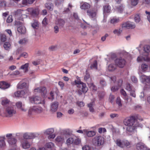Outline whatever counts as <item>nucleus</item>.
<instances>
[{"label": "nucleus", "mask_w": 150, "mask_h": 150, "mask_svg": "<svg viewBox=\"0 0 150 150\" xmlns=\"http://www.w3.org/2000/svg\"><path fill=\"white\" fill-rule=\"evenodd\" d=\"M16 113L14 106L12 105H7L5 108L3 114L5 117H12Z\"/></svg>", "instance_id": "nucleus-1"}, {"label": "nucleus", "mask_w": 150, "mask_h": 150, "mask_svg": "<svg viewBox=\"0 0 150 150\" xmlns=\"http://www.w3.org/2000/svg\"><path fill=\"white\" fill-rule=\"evenodd\" d=\"M93 144L96 146H100L103 145L104 142V138L101 136H96L92 139Z\"/></svg>", "instance_id": "nucleus-2"}, {"label": "nucleus", "mask_w": 150, "mask_h": 150, "mask_svg": "<svg viewBox=\"0 0 150 150\" xmlns=\"http://www.w3.org/2000/svg\"><path fill=\"white\" fill-rule=\"evenodd\" d=\"M75 83L76 85V87L79 89L81 90L82 92L86 93L88 90V87L86 86V84L80 81L76 80Z\"/></svg>", "instance_id": "nucleus-3"}, {"label": "nucleus", "mask_w": 150, "mask_h": 150, "mask_svg": "<svg viewBox=\"0 0 150 150\" xmlns=\"http://www.w3.org/2000/svg\"><path fill=\"white\" fill-rule=\"evenodd\" d=\"M137 121L135 116H132L125 118L124 120L123 123L125 125H138L137 124Z\"/></svg>", "instance_id": "nucleus-4"}, {"label": "nucleus", "mask_w": 150, "mask_h": 150, "mask_svg": "<svg viewBox=\"0 0 150 150\" xmlns=\"http://www.w3.org/2000/svg\"><path fill=\"white\" fill-rule=\"evenodd\" d=\"M135 24L132 22L127 21L123 23L122 24V28L126 29H133L135 27Z\"/></svg>", "instance_id": "nucleus-5"}, {"label": "nucleus", "mask_w": 150, "mask_h": 150, "mask_svg": "<svg viewBox=\"0 0 150 150\" xmlns=\"http://www.w3.org/2000/svg\"><path fill=\"white\" fill-rule=\"evenodd\" d=\"M115 62L116 65L120 68H123L125 66L126 63L125 60L122 58L116 59L115 60Z\"/></svg>", "instance_id": "nucleus-6"}, {"label": "nucleus", "mask_w": 150, "mask_h": 150, "mask_svg": "<svg viewBox=\"0 0 150 150\" xmlns=\"http://www.w3.org/2000/svg\"><path fill=\"white\" fill-rule=\"evenodd\" d=\"M34 92L36 93H40L42 96H45L47 93V90L46 88L44 87H40L34 89Z\"/></svg>", "instance_id": "nucleus-7"}, {"label": "nucleus", "mask_w": 150, "mask_h": 150, "mask_svg": "<svg viewBox=\"0 0 150 150\" xmlns=\"http://www.w3.org/2000/svg\"><path fill=\"white\" fill-rule=\"evenodd\" d=\"M29 100L30 102L32 103L38 104L41 103V98L38 96L30 97Z\"/></svg>", "instance_id": "nucleus-8"}, {"label": "nucleus", "mask_w": 150, "mask_h": 150, "mask_svg": "<svg viewBox=\"0 0 150 150\" xmlns=\"http://www.w3.org/2000/svg\"><path fill=\"white\" fill-rule=\"evenodd\" d=\"M37 134L33 133H25L23 135V138L25 139H33L37 136Z\"/></svg>", "instance_id": "nucleus-9"}, {"label": "nucleus", "mask_w": 150, "mask_h": 150, "mask_svg": "<svg viewBox=\"0 0 150 150\" xmlns=\"http://www.w3.org/2000/svg\"><path fill=\"white\" fill-rule=\"evenodd\" d=\"M30 143L25 139H23L21 142V145L22 147L25 149H28L30 146Z\"/></svg>", "instance_id": "nucleus-10"}, {"label": "nucleus", "mask_w": 150, "mask_h": 150, "mask_svg": "<svg viewBox=\"0 0 150 150\" xmlns=\"http://www.w3.org/2000/svg\"><path fill=\"white\" fill-rule=\"evenodd\" d=\"M148 54H143L142 56L138 57L137 59V61L140 62L143 61H149L150 60L148 56Z\"/></svg>", "instance_id": "nucleus-11"}, {"label": "nucleus", "mask_w": 150, "mask_h": 150, "mask_svg": "<svg viewBox=\"0 0 150 150\" xmlns=\"http://www.w3.org/2000/svg\"><path fill=\"white\" fill-rule=\"evenodd\" d=\"M58 103L57 101L51 103L50 111L52 113L55 112L57 109Z\"/></svg>", "instance_id": "nucleus-12"}, {"label": "nucleus", "mask_w": 150, "mask_h": 150, "mask_svg": "<svg viewBox=\"0 0 150 150\" xmlns=\"http://www.w3.org/2000/svg\"><path fill=\"white\" fill-rule=\"evenodd\" d=\"M136 148L138 150H146V146L142 143H139L137 144Z\"/></svg>", "instance_id": "nucleus-13"}, {"label": "nucleus", "mask_w": 150, "mask_h": 150, "mask_svg": "<svg viewBox=\"0 0 150 150\" xmlns=\"http://www.w3.org/2000/svg\"><path fill=\"white\" fill-rule=\"evenodd\" d=\"M10 86V84L5 81L0 82V88L3 89L8 88Z\"/></svg>", "instance_id": "nucleus-14"}, {"label": "nucleus", "mask_w": 150, "mask_h": 150, "mask_svg": "<svg viewBox=\"0 0 150 150\" xmlns=\"http://www.w3.org/2000/svg\"><path fill=\"white\" fill-rule=\"evenodd\" d=\"M84 80L88 84L92 81V80L90 77V75L88 73L87 70L86 71V75L84 77Z\"/></svg>", "instance_id": "nucleus-15"}, {"label": "nucleus", "mask_w": 150, "mask_h": 150, "mask_svg": "<svg viewBox=\"0 0 150 150\" xmlns=\"http://www.w3.org/2000/svg\"><path fill=\"white\" fill-rule=\"evenodd\" d=\"M127 131L132 132L135 130L137 127L139 126L138 125H127Z\"/></svg>", "instance_id": "nucleus-16"}, {"label": "nucleus", "mask_w": 150, "mask_h": 150, "mask_svg": "<svg viewBox=\"0 0 150 150\" xmlns=\"http://www.w3.org/2000/svg\"><path fill=\"white\" fill-rule=\"evenodd\" d=\"M45 148L48 150H55L54 145L52 142H49L46 143Z\"/></svg>", "instance_id": "nucleus-17"}, {"label": "nucleus", "mask_w": 150, "mask_h": 150, "mask_svg": "<svg viewBox=\"0 0 150 150\" xmlns=\"http://www.w3.org/2000/svg\"><path fill=\"white\" fill-rule=\"evenodd\" d=\"M84 132L85 134L88 137H91L96 134V132L93 131H88L86 129H84Z\"/></svg>", "instance_id": "nucleus-18"}, {"label": "nucleus", "mask_w": 150, "mask_h": 150, "mask_svg": "<svg viewBox=\"0 0 150 150\" xmlns=\"http://www.w3.org/2000/svg\"><path fill=\"white\" fill-rule=\"evenodd\" d=\"M65 21L62 19H59L56 21V24L58 25L59 27L63 28L65 23Z\"/></svg>", "instance_id": "nucleus-19"}, {"label": "nucleus", "mask_w": 150, "mask_h": 150, "mask_svg": "<svg viewBox=\"0 0 150 150\" xmlns=\"http://www.w3.org/2000/svg\"><path fill=\"white\" fill-rule=\"evenodd\" d=\"M90 7V5L87 3L84 2L81 4L80 8L82 9L85 10L89 8Z\"/></svg>", "instance_id": "nucleus-20"}, {"label": "nucleus", "mask_w": 150, "mask_h": 150, "mask_svg": "<svg viewBox=\"0 0 150 150\" xmlns=\"http://www.w3.org/2000/svg\"><path fill=\"white\" fill-rule=\"evenodd\" d=\"M16 105L17 107L20 109L23 112L26 111V109L24 107V105L23 106L22 103L21 101H18L16 103Z\"/></svg>", "instance_id": "nucleus-21"}, {"label": "nucleus", "mask_w": 150, "mask_h": 150, "mask_svg": "<svg viewBox=\"0 0 150 150\" xmlns=\"http://www.w3.org/2000/svg\"><path fill=\"white\" fill-rule=\"evenodd\" d=\"M88 15L91 18L95 17L96 15V12L91 10H88L87 11Z\"/></svg>", "instance_id": "nucleus-22"}, {"label": "nucleus", "mask_w": 150, "mask_h": 150, "mask_svg": "<svg viewBox=\"0 0 150 150\" xmlns=\"http://www.w3.org/2000/svg\"><path fill=\"white\" fill-rule=\"evenodd\" d=\"M141 77L144 81L146 83H150V76H146L144 74H142Z\"/></svg>", "instance_id": "nucleus-23"}, {"label": "nucleus", "mask_w": 150, "mask_h": 150, "mask_svg": "<svg viewBox=\"0 0 150 150\" xmlns=\"http://www.w3.org/2000/svg\"><path fill=\"white\" fill-rule=\"evenodd\" d=\"M29 64L28 63L22 65L20 68V69L23 70L24 72H28V67Z\"/></svg>", "instance_id": "nucleus-24"}, {"label": "nucleus", "mask_w": 150, "mask_h": 150, "mask_svg": "<svg viewBox=\"0 0 150 150\" xmlns=\"http://www.w3.org/2000/svg\"><path fill=\"white\" fill-rule=\"evenodd\" d=\"M8 141L10 145H14L16 144L17 140L13 137H10L8 138Z\"/></svg>", "instance_id": "nucleus-25"}, {"label": "nucleus", "mask_w": 150, "mask_h": 150, "mask_svg": "<svg viewBox=\"0 0 150 150\" xmlns=\"http://www.w3.org/2000/svg\"><path fill=\"white\" fill-rule=\"evenodd\" d=\"M17 31L21 34H24L26 32V29L25 27L23 25H21L17 28Z\"/></svg>", "instance_id": "nucleus-26"}, {"label": "nucleus", "mask_w": 150, "mask_h": 150, "mask_svg": "<svg viewBox=\"0 0 150 150\" xmlns=\"http://www.w3.org/2000/svg\"><path fill=\"white\" fill-rule=\"evenodd\" d=\"M35 106L31 107L28 110V115L29 117H31L32 115H34L35 112Z\"/></svg>", "instance_id": "nucleus-27"}, {"label": "nucleus", "mask_w": 150, "mask_h": 150, "mask_svg": "<svg viewBox=\"0 0 150 150\" xmlns=\"http://www.w3.org/2000/svg\"><path fill=\"white\" fill-rule=\"evenodd\" d=\"M89 87L93 91H96L97 89V87L92 82L88 84Z\"/></svg>", "instance_id": "nucleus-28"}, {"label": "nucleus", "mask_w": 150, "mask_h": 150, "mask_svg": "<svg viewBox=\"0 0 150 150\" xmlns=\"http://www.w3.org/2000/svg\"><path fill=\"white\" fill-rule=\"evenodd\" d=\"M22 11L21 9H18L16 11H15L13 12V15L16 18L18 16H20L22 14Z\"/></svg>", "instance_id": "nucleus-29"}, {"label": "nucleus", "mask_w": 150, "mask_h": 150, "mask_svg": "<svg viewBox=\"0 0 150 150\" xmlns=\"http://www.w3.org/2000/svg\"><path fill=\"white\" fill-rule=\"evenodd\" d=\"M45 7L50 11L53 10V5L50 3H46L45 4Z\"/></svg>", "instance_id": "nucleus-30"}, {"label": "nucleus", "mask_w": 150, "mask_h": 150, "mask_svg": "<svg viewBox=\"0 0 150 150\" xmlns=\"http://www.w3.org/2000/svg\"><path fill=\"white\" fill-rule=\"evenodd\" d=\"M25 92L24 91L22 90L21 91H18L15 93L16 97H22L25 94Z\"/></svg>", "instance_id": "nucleus-31"}, {"label": "nucleus", "mask_w": 150, "mask_h": 150, "mask_svg": "<svg viewBox=\"0 0 150 150\" xmlns=\"http://www.w3.org/2000/svg\"><path fill=\"white\" fill-rule=\"evenodd\" d=\"M39 13V10L38 8L33 9L30 12L31 15L34 16H37Z\"/></svg>", "instance_id": "nucleus-32"}, {"label": "nucleus", "mask_w": 150, "mask_h": 150, "mask_svg": "<svg viewBox=\"0 0 150 150\" xmlns=\"http://www.w3.org/2000/svg\"><path fill=\"white\" fill-rule=\"evenodd\" d=\"M115 143L119 147L121 148L124 147V145H123V141H122L120 139H117Z\"/></svg>", "instance_id": "nucleus-33"}, {"label": "nucleus", "mask_w": 150, "mask_h": 150, "mask_svg": "<svg viewBox=\"0 0 150 150\" xmlns=\"http://www.w3.org/2000/svg\"><path fill=\"white\" fill-rule=\"evenodd\" d=\"M94 105L93 102L91 103L88 104V107L89 108V110L90 112H94V110L93 107Z\"/></svg>", "instance_id": "nucleus-34"}, {"label": "nucleus", "mask_w": 150, "mask_h": 150, "mask_svg": "<svg viewBox=\"0 0 150 150\" xmlns=\"http://www.w3.org/2000/svg\"><path fill=\"white\" fill-rule=\"evenodd\" d=\"M104 13H109L111 11L110 6L108 5H106L104 6Z\"/></svg>", "instance_id": "nucleus-35"}, {"label": "nucleus", "mask_w": 150, "mask_h": 150, "mask_svg": "<svg viewBox=\"0 0 150 150\" xmlns=\"http://www.w3.org/2000/svg\"><path fill=\"white\" fill-rule=\"evenodd\" d=\"M116 65L111 64L109 65L108 70L109 71H112L115 70L116 68Z\"/></svg>", "instance_id": "nucleus-36"}, {"label": "nucleus", "mask_w": 150, "mask_h": 150, "mask_svg": "<svg viewBox=\"0 0 150 150\" xmlns=\"http://www.w3.org/2000/svg\"><path fill=\"white\" fill-rule=\"evenodd\" d=\"M27 86L26 83H23L22 84L19 83L17 86V88L19 89H23L25 88Z\"/></svg>", "instance_id": "nucleus-37"}, {"label": "nucleus", "mask_w": 150, "mask_h": 150, "mask_svg": "<svg viewBox=\"0 0 150 150\" xmlns=\"http://www.w3.org/2000/svg\"><path fill=\"white\" fill-rule=\"evenodd\" d=\"M10 101L8 99H4L2 100L1 104L3 105H6V106L7 105H9Z\"/></svg>", "instance_id": "nucleus-38"}, {"label": "nucleus", "mask_w": 150, "mask_h": 150, "mask_svg": "<svg viewBox=\"0 0 150 150\" xmlns=\"http://www.w3.org/2000/svg\"><path fill=\"white\" fill-rule=\"evenodd\" d=\"M35 1V0H23L22 3L24 5L27 4H31Z\"/></svg>", "instance_id": "nucleus-39"}, {"label": "nucleus", "mask_w": 150, "mask_h": 150, "mask_svg": "<svg viewBox=\"0 0 150 150\" xmlns=\"http://www.w3.org/2000/svg\"><path fill=\"white\" fill-rule=\"evenodd\" d=\"M144 50L145 52L144 54H146V53L150 52V46L148 45H146L144 47Z\"/></svg>", "instance_id": "nucleus-40"}, {"label": "nucleus", "mask_w": 150, "mask_h": 150, "mask_svg": "<svg viewBox=\"0 0 150 150\" xmlns=\"http://www.w3.org/2000/svg\"><path fill=\"white\" fill-rule=\"evenodd\" d=\"M90 67L91 69H97V64L96 60L94 61L93 63L91 64Z\"/></svg>", "instance_id": "nucleus-41"}, {"label": "nucleus", "mask_w": 150, "mask_h": 150, "mask_svg": "<svg viewBox=\"0 0 150 150\" xmlns=\"http://www.w3.org/2000/svg\"><path fill=\"white\" fill-rule=\"evenodd\" d=\"M54 132V130L52 128L49 129H47L45 132V134H51Z\"/></svg>", "instance_id": "nucleus-42"}, {"label": "nucleus", "mask_w": 150, "mask_h": 150, "mask_svg": "<svg viewBox=\"0 0 150 150\" xmlns=\"http://www.w3.org/2000/svg\"><path fill=\"white\" fill-rule=\"evenodd\" d=\"M5 145L4 138L0 137V147H4Z\"/></svg>", "instance_id": "nucleus-43"}, {"label": "nucleus", "mask_w": 150, "mask_h": 150, "mask_svg": "<svg viewBox=\"0 0 150 150\" xmlns=\"http://www.w3.org/2000/svg\"><path fill=\"white\" fill-rule=\"evenodd\" d=\"M23 23V21H21L20 20L17 19L15 21V25H16L17 26H19V27L20 26L22 25Z\"/></svg>", "instance_id": "nucleus-44"}, {"label": "nucleus", "mask_w": 150, "mask_h": 150, "mask_svg": "<svg viewBox=\"0 0 150 150\" xmlns=\"http://www.w3.org/2000/svg\"><path fill=\"white\" fill-rule=\"evenodd\" d=\"M134 20L136 23H139L140 20V16L139 14L136 15L134 16Z\"/></svg>", "instance_id": "nucleus-45"}, {"label": "nucleus", "mask_w": 150, "mask_h": 150, "mask_svg": "<svg viewBox=\"0 0 150 150\" xmlns=\"http://www.w3.org/2000/svg\"><path fill=\"white\" fill-rule=\"evenodd\" d=\"M31 26L34 29H37L39 27L38 23L37 21H35L33 23H31Z\"/></svg>", "instance_id": "nucleus-46"}, {"label": "nucleus", "mask_w": 150, "mask_h": 150, "mask_svg": "<svg viewBox=\"0 0 150 150\" xmlns=\"http://www.w3.org/2000/svg\"><path fill=\"white\" fill-rule=\"evenodd\" d=\"M119 19L118 18H112L111 19L110 23L113 24H115L119 22Z\"/></svg>", "instance_id": "nucleus-47"}, {"label": "nucleus", "mask_w": 150, "mask_h": 150, "mask_svg": "<svg viewBox=\"0 0 150 150\" xmlns=\"http://www.w3.org/2000/svg\"><path fill=\"white\" fill-rule=\"evenodd\" d=\"M132 89V86L131 84L129 83H127L126 84V89L129 91H131Z\"/></svg>", "instance_id": "nucleus-48"}, {"label": "nucleus", "mask_w": 150, "mask_h": 150, "mask_svg": "<svg viewBox=\"0 0 150 150\" xmlns=\"http://www.w3.org/2000/svg\"><path fill=\"white\" fill-rule=\"evenodd\" d=\"M100 83L102 87L105 86L107 85V83L106 82L105 80L103 79H102L100 80Z\"/></svg>", "instance_id": "nucleus-49"}, {"label": "nucleus", "mask_w": 150, "mask_h": 150, "mask_svg": "<svg viewBox=\"0 0 150 150\" xmlns=\"http://www.w3.org/2000/svg\"><path fill=\"white\" fill-rule=\"evenodd\" d=\"M116 103L120 107H121L122 106V104L121 103V101L120 97H118L116 99Z\"/></svg>", "instance_id": "nucleus-50"}, {"label": "nucleus", "mask_w": 150, "mask_h": 150, "mask_svg": "<svg viewBox=\"0 0 150 150\" xmlns=\"http://www.w3.org/2000/svg\"><path fill=\"white\" fill-rule=\"evenodd\" d=\"M74 140L72 137L69 138L67 141V143L68 145H70L72 144L74 142Z\"/></svg>", "instance_id": "nucleus-51"}, {"label": "nucleus", "mask_w": 150, "mask_h": 150, "mask_svg": "<svg viewBox=\"0 0 150 150\" xmlns=\"http://www.w3.org/2000/svg\"><path fill=\"white\" fill-rule=\"evenodd\" d=\"M35 112L38 113H40L43 111V109L40 108H37V107L35 106Z\"/></svg>", "instance_id": "nucleus-52"}, {"label": "nucleus", "mask_w": 150, "mask_h": 150, "mask_svg": "<svg viewBox=\"0 0 150 150\" xmlns=\"http://www.w3.org/2000/svg\"><path fill=\"white\" fill-rule=\"evenodd\" d=\"M27 40L25 38H23L20 40L19 42V43L21 45H23L26 44L27 42Z\"/></svg>", "instance_id": "nucleus-53"}, {"label": "nucleus", "mask_w": 150, "mask_h": 150, "mask_svg": "<svg viewBox=\"0 0 150 150\" xmlns=\"http://www.w3.org/2000/svg\"><path fill=\"white\" fill-rule=\"evenodd\" d=\"M50 95L51 97H48V99L50 100L51 101H52L54 99V91H51L50 93Z\"/></svg>", "instance_id": "nucleus-54"}, {"label": "nucleus", "mask_w": 150, "mask_h": 150, "mask_svg": "<svg viewBox=\"0 0 150 150\" xmlns=\"http://www.w3.org/2000/svg\"><path fill=\"white\" fill-rule=\"evenodd\" d=\"M125 100L126 103H128L129 102H132V98L128 96H126L124 98Z\"/></svg>", "instance_id": "nucleus-55"}, {"label": "nucleus", "mask_w": 150, "mask_h": 150, "mask_svg": "<svg viewBox=\"0 0 150 150\" xmlns=\"http://www.w3.org/2000/svg\"><path fill=\"white\" fill-rule=\"evenodd\" d=\"M10 46V44L8 42H6L4 44V47L6 50H8Z\"/></svg>", "instance_id": "nucleus-56"}, {"label": "nucleus", "mask_w": 150, "mask_h": 150, "mask_svg": "<svg viewBox=\"0 0 150 150\" xmlns=\"http://www.w3.org/2000/svg\"><path fill=\"white\" fill-rule=\"evenodd\" d=\"M1 40V41L4 42L6 40V36L5 35L1 34L0 35Z\"/></svg>", "instance_id": "nucleus-57"}, {"label": "nucleus", "mask_w": 150, "mask_h": 150, "mask_svg": "<svg viewBox=\"0 0 150 150\" xmlns=\"http://www.w3.org/2000/svg\"><path fill=\"white\" fill-rule=\"evenodd\" d=\"M122 30L120 29H119V30L115 29L113 31V32L115 34H117L118 35H119L122 32Z\"/></svg>", "instance_id": "nucleus-58"}, {"label": "nucleus", "mask_w": 150, "mask_h": 150, "mask_svg": "<svg viewBox=\"0 0 150 150\" xmlns=\"http://www.w3.org/2000/svg\"><path fill=\"white\" fill-rule=\"evenodd\" d=\"M64 0H56L55 1V4L56 5L58 6L59 5L63 3Z\"/></svg>", "instance_id": "nucleus-59"}, {"label": "nucleus", "mask_w": 150, "mask_h": 150, "mask_svg": "<svg viewBox=\"0 0 150 150\" xmlns=\"http://www.w3.org/2000/svg\"><path fill=\"white\" fill-rule=\"evenodd\" d=\"M141 67L142 70L145 71L147 70L148 66L145 64H143L142 65Z\"/></svg>", "instance_id": "nucleus-60"}, {"label": "nucleus", "mask_w": 150, "mask_h": 150, "mask_svg": "<svg viewBox=\"0 0 150 150\" xmlns=\"http://www.w3.org/2000/svg\"><path fill=\"white\" fill-rule=\"evenodd\" d=\"M130 143L127 141H123V145H124V147L125 146H128L130 145Z\"/></svg>", "instance_id": "nucleus-61"}, {"label": "nucleus", "mask_w": 150, "mask_h": 150, "mask_svg": "<svg viewBox=\"0 0 150 150\" xmlns=\"http://www.w3.org/2000/svg\"><path fill=\"white\" fill-rule=\"evenodd\" d=\"M13 21V19L12 18V16L10 15L8 17L6 20V22L8 23H10L11 22Z\"/></svg>", "instance_id": "nucleus-62"}, {"label": "nucleus", "mask_w": 150, "mask_h": 150, "mask_svg": "<svg viewBox=\"0 0 150 150\" xmlns=\"http://www.w3.org/2000/svg\"><path fill=\"white\" fill-rule=\"evenodd\" d=\"M119 88V87L117 86H113L111 88V91L113 92L117 91Z\"/></svg>", "instance_id": "nucleus-63"}, {"label": "nucleus", "mask_w": 150, "mask_h": 150, "mask_svg": "<svg viewBox=\"0 0 150 150\" xmlns=\"http://www.w3.org/2000/svg\"><path fill=\"white\" fill-rule=\"evenodd\" d=\"M6 5V2L4 0L0 1V7H5Z\"/></svg>", "instance_id": "nucleus-64"}]
</instances>
